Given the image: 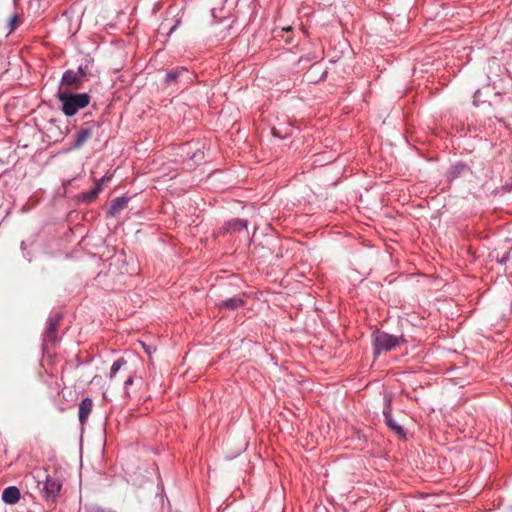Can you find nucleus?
Here are the masks:
<instances>
[{
  "label": "nucleus",
  "instance_id": "obj_1",
  "mask_svg": "<svg viewBox=\"0 0 512 512\" xmlns=\"http://www.w3.org/2000/svg\"><path fill=\"white\" fill-rule=\"evenodd\" d=\"M56 98L62 104L61 111L67 117L76 115L81 109L87 107L90 103L91 97L88 93L71 92L62 90L59 87Z\"/></svg>",
  "mask_w": 512,
  "mask_h": 512
},
{
  "label": "nucleus",
  "instance_id": "obj_2",
  "mask_svg": "<svg viewBox=\"0 0 512 512\" xmlns=\"http://www.w3.org/2000/svg\"><path fill=\"white\" fill-rule=\"evenodd\" d=\"M404 342H406V340L403 335L395 336L381 330H375L372 333V344L375 356H379L383 352H389Z\"/></svg>",
  "mask_w": 512,
  "mask_h": 512
},
{
  "label": "nucleus",
  "instance_id": "obj_3",
  "mask_svg": "<svg viewBox=\"0 0 512 512\" xmlns=\"http://www.w3.org/2000/svg\"><path fill=\"white\" fill-rule=\"evenodd\" d=\"M89 74V61L85 64H81L77 71L68 69L62 74L60 81L61 85L70 86L74 89H80L82 83Z\"/></svg>",
  "mask_w": 512,
  "mask_h": 512
},
{
  "label": "nucleus",
  "instance_id": "obj_4",
  "mask_svg": "<svg viewBox=\"0 0 512 512\" xmlns=\"http://www.w3.org/2000/svg\"><path fill=\"white\" fill-rule=\"evenodd\" d=\"M99 124L96 121H87L83 123L80 128L74 134V141L69 150L80 149L88 139L91 138L95 128H98Z\"/></svg>",
  "mask_w": 512,
  "mask_h": 512
},
{
  "label": "nucleus",
  "instance_id": "obj_5",
  "mask_svg": "<svg viewBox=\"0 0 512 512\" xmlns=\"http://www.w3.org/2000/svg\"><path fill=\"white\" fill-rule=\"evenodd\" d=\"M62 488V483L54 476L46 475L41 489V495L46 501L54 502Z\"/></svg>",
  "mask_w": 512,
  "mask_h": 512
},
{
  "label": "nucleus",
  "instance_id": "obj_6",
  "mask_svg": "<svg viewBox=\"0 0 512 512\" xmlns=\"http://www.w3.org/2000/svg\"><path fill=\"white\" fill-rule=\"evenodd\" d=\"M63 319L61 312L51 313L46 321V329L43 333L44 343H55L57 341V327L60 321Z\"/></svg>",
  "mask_w": 512,
  "mask_h": 512
},
{
  "label": "nucleus",
  "instance_id": "obj_7",
  "mask_svg": "<svg viewBox=\"0 0 512 512\" xmlns=\"http://www.w3.org/2000/svg\"><path fill=\"white\" fill-rule=\"evenodd\" d=\"M194 74L190 72L186 67H176L167 71L164 82L167 85H172L177 82H184L189 84L193 81Z\"/></svg>",
  "mask_w": 512,
  "mask_h": 512
},
{
  "label": "nucleus",
  "instance_id": "obj_8",
  "mask_svg": "<svg viewBox=\"0 0 512 512\" xmlns=\"http://www.w3.org/2000/svg\"><path fill=\"white\" fill-rule=\"evenodd\" d=\"M385 407L383 409V416L385 424L398 436L405 437L406 433L403 427L398 424L391 415V399L390 397H385L384 399Z\"/></svg>",
  "mask_w": 512,
  "mask_h": 512
},
{
  "label": "nucleus",
  "instance_id": "obj_9",
  "mask_svg": "<svg viewBox=\"0 0 512 512\" xmlns=\"http://www.w3.org/2000/svg\"><path fill=\"white\" fill-rule=\"evenodd\" d=\"M129 200L130 197L127 196L114 198L107 210V215L110 217H115L120 211L127 207Z\"/></svg>",
  "mask_w": 512,
  "mask_h": 512
},
{
  "label": "nucleus",
  "instance_id": "obj_10",
  "mask_svg": "<svg viewBox=\"0 0 512 512\" xmlns=\"http://www.w3.org/2000/svg\"><path fill=\"white\" fill-rule=\"evenodd\" d=\"M245 305V300L241 296H234L217 304L220 310H237Z\"/></svg>",
  "mask_w": 512,
  "mask_h": 512
},
{
  "label": "nucleus",
  "instance_id": "obj_11",
  "mask_svg": "<svg viewBox=\"0 0 512 512\" xmlns=\"http://www.w3.org/2000/svg\"><path fill=\"white\" fill-rule=\"evenodd\" d=\"M20 490L16 486H9L3 490L2 500L4 503L13 505L20 499Z\"/></svg>",
  "mask_w": 512,
  "mask_h": 512
},
{
  "label": "nucleus",
  "instance_id": "obj_12",
  "mask_svg": "<svg viewBox=\"0 0 512 512\" xmlns=\"http://www.w3.org/2000/svg\"><path fill=\"white\" fill-rule=\"evenodd\" d=\"M93 401L91 398H84L79 404V421L84 424L92 411Z\"/></svg>",
  "mask_w": 512,
  "mask_h": 512
},
{
  "label": "nucleus",
  "instance_id": "obj_13",
  "mask_svg": "<svg viewBox=\"0 0 512 512\" xmlns=\"http://www.w3.org/2000/svg\"><path fill=\"white\" fill-rule=\"evenodd\" d=\"M469 171V166L464 162H457L455 165H452L448 172L447 177L450 181L460 177L465 172Z\"/></svg>",
  "mask_w": 512,
  "mask_h": 512
},
{
  "label": "nucleus",
  "instance_id": "obj_14",
  "mask_svg": "<svg viewBox=\"0 0 512 512\" xmlns=\"http://www.w3.org/2000/svg\"><path fill=\"white\" fill-rule=\"evenodd\" d=\"M248 221L244 219H232L226 223V230L228 232H236L247 230Z\"/></svg>",
  "mask_w": 512,
  "mask_h": 512
},
{
  "label": "nucleus",
  "instance_id": "obj_15",
  "mask_svg": "<svg viewBox=\"0 0 512 512\" xmlns=\"http://www.w3.org/2000/svg\"><path fill=\"white\" fill-rule=\"evenodd\" d=\"M102 188L103 186L101 183H96V185L90 191L83 192L81 194V200L87 203L94 201Z\"/></svg>",
  "mask_w": 512,
  "mask_h": 512
},
{
  "label": "nucleus",
  "instance_id": "obj_16",
  "mask_svg": "<svg viewBox=\"0 0 512 512\" xmlns=\"http://www.w3.org/2000/svg\"><path fill=\"white\" fill-rule=\"evenodd\" d=\"M126 363L127 361L122 357L114 361L110 369V379H113L117 372L122 368V366L126 365Z\"/></svg>",
  "mask_w": 512,
  "mask_h": 512
},
{
  "label": "nucleus",
  "instance_id": "obj_17",
  "mask_svg": "<svg viewBox=\"0 0 512 512\" xmlns=\"http://www.w3.org/2000/svg\"><path fill=\"white\" fill-rule=\"evenodd\" d=\"M84 511L85 512H117L113 509L105 508V507H102V506H99L96 504L86 505L84 507Z\"/></svg>",
  "mask_w": 512,
  "mask_h": 512
},
{
  "label": "nucleus",
  "instance_id": "obj_18",
  "mask_svg": "<svg viewBox=\"0 0 512 512\" xmlns=\"http://www.w3.org/2000/svg\"><path fill=\"white\" fill-rule=\"evenodd\" d=\"M272 134H273V136L278 137L280 139H285V138H287V137H289L291 135V133L288 132V131H286L284 134H282L279 131V129H277V128H273L272 129Z\"/></svg>",
  "mask_w": 512,
  "mask_h": 512
},
{
  "label": "nucleus",
  "instance_id": "obj_19",
  "mask_svg": "<svg viewBox=\"0 0 512 512\" xmlns=\"http://www.w3.org/2000/svg\"><path fill=\"white\" fill-rule=\"evenodd\" d=\"M511 257H512V250L503 254V256L501 258H497V262L500 264H505L511 259Z\"/></svg>",
  "mask_w": 512,
  "mask_h": 512
},
{
  "label": "nucleus",
  "instance_id": "obj_20",
  "mask_svg": "<svg viewBox=\"0 0 512 512\" xmlns=\"http://www.w3.org/2000/svg\"><path fill=\"white\" fill-rule=\"evenodd\" d=\"M17 20H18L17 14H14L11 16L9 24H8L9 32H12L15 30Z\"/></svg>",
  "mask_w": 512,
  "mask_h": 512
},
{
  "label": "nucleus",
  "instance_id": "obj_21",
  "mask_svg": "<svg viewBox=\"0 0 512 512\" xmlns=\"http://www.w3.org/2000/svg\"><path fill=\"white\" fill-rule=\"evenodd\" d=\"M133 381H134V377L133 376H129L125 382H124V390H125V394L128 395V388L130 385L133 384Z\"/></svg>",
  "mask_w": 512,
  "mask_h": 512
},
{
  "label": "nucleus",
  "instance_id": "obj_22",
  "mask_svg": "<svg viewBox=\"0 0 512 512\" xmlns=\"http://www.w3.org/2000/svg\"><path fill=\"white\" fill-rule=\"evenodd\" d=\"M143 348L145 349L146 353L147 354H150L151 353V349L150 347L146 346L145 344H143Z\"/></svg>",
  "mask_w": 512,
  "mask_h": 512
},
{
  "label": "nucleus",
  "instance_id": "obj_23",
  "mask_svg": "<svg viewBox=\"0 0 512 512\" xmlns=\"http://www.w3.org/2000/svg\"><path fill=\"white\" fill-rule=\"evenodd\" d=\"M25 248H26V243H25V241H22L21 242V249L25 250Z\"/></svg>",
  "mask_w": 512,
  "mask_h": 512
},
{
  "label": "nucleus",
  "instance_id": "obj_24",
  "mask_svg": "<svg viewBox=\"0 0 512 512\" xmlns=\"http://www.w3.org/2000/svg\"><path fill=\"white\" fill-rule=\"evenodd\" d=\"M105 180H109V178L108 177H103L102 181H105Z\"/></svg>",
  "mask_w": 512,
  "mask_h": 512
},
{
  "label": "nucleus",
  "instance_id": "obj_25",
  "mask_svg": "<svg viewBox=\"0 0 512 512\" xmlns=\"http://www.w3.org/2000/svg\"><path fill=\"white\" fill-rule=\"evenodd\" d=\"M24 256L28 259V261H31L30 257H28L27 255H24Z\"/></svg>",
  "mask_w": 512,
  "mask_h": 512
}]
</instances>
